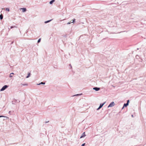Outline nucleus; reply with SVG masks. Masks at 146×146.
<instances>
[{
	"label": "nucleus",
	"mask_w": 146,
	"mask_h": 146,
	"mask_svg": "<svg viewBox=\"0 0 146 146\" xmlns=\"http://www.w3.org/2000/svg\"><path fill=\"white\" fill-rule=\"evenodd\" d=\"M50 21H51V20H50V21H46L45 22V23H48V22H50Z\"/></svg>",
	"instance_id": "2eb2a0df"
},
{
	"label": "nucleus",
	"mask_w": 146,
	"mask_h": 146,
	"mask_svg": "<svg viewBox=\"0 0 146 146\" xmlns=\"http://www.w3.org/2000/svg\"><path fill=\"white\" fill-rule=\"evenodd\" d=\"M85 145V143H84L82 144L81 146H84Z\"/></svg>",
	"instance_id": "dca6fc26"
},
{
	"label": "nucleus",
	"mask_w": 146,
	"mask_h": 146,
	"mask_svg": "<svg viewBox=\"0 0 146 146\" xmlns=\"http://www.w3.org/2000/svg\"><path fill=\"white\" fill-rule=\"evenodd\" d=\"M105 102H104V103L103 104H100V106L99 107V108L97 109V110H98L99 109H100V108H101L105 104Z\"/></svg>",
	"instance_id": "7ed1b4c3"
},
{
	"label": "nucleus",
	"mask_w": 146,
	"mask_h": 146,
	"mask_svg": "<svg viewBox=\"0 0 146 146\" xmlns=\"http://www.w3.org/2000/svg\"><path fill=\"white\" fill-rule=\"evenodd\" d=\"M55 1V0H52L50 2V4H52V3L54 2V1Z\"/></svg>",
	"instance_id": "1a4fd4ad"
},
{
	"label": "nucleus",
	"mask_w": 146,
	"mask_h": 146,
	"mask_svg": "<svg viewBox=\"0 0 146 146\" xmlns=\"http://www.w3.org/2000/svg\"><path fill=\"white\" fill-rule=\"evenodd\" d=\"M6 10L7 11H9V8H6Z\"/></svg>",
	"instance_id": "ddd939ff"
},
{
	"label": "nucleus",
	"mask_w": 146,
	"mask_h": 146,
	"mask_svg": "<svg viewBox=\"0 0 146 146\" xmlns=\"http://www.w3.org/2000/svg\"><path fill=\"white\" fill-rule=\"evenodd\" d=\"M131 116L132 117H133V115H131Z\"/></svg>",
	"instance_id": "412c9836"
},
{
	"label": "nucleus",
	"mask_w": 146,
	"mask_h": 146,
	"mask_svg": "<svg viewBox=\"0 0 146 146\" xmlns=\"http://www.w3.org/2000/svg\"><path fill=\"white\" fill-rule=\"evenodd\" d=\"M45 83L44 82H41V83H40V84H39L38 85H40V84H45Z\"/></svg>",
	"instance_id": "f8f14e48"
},
{
	"label": "nucleus",
	"mask_w": 146,
	"mask_h": 146,
	"mask_svg": "<svg viewBox=\"0 0 146 146\" xmlns=\"http://www.w3.org/2000/svg\"><path fill=\"white\" fill-rule=\"evenodd\" d=\"M75 19H73V20H71L70 21V23H73V22L74 21H75Z\"/></svg>",
	"instance_id": "6e6552de"
},
{
	"label": "nucleus",
	"mask_w": 146,
	"mask_h": 146,
	"mask_svg": "<svg viewBox=\"0 0 146 146\" xmlns=\"http://www.w3.org/2000/svg\"><path fill=\"white\" fill-rule=\"evenodd\" d=\"M3 117V116H0V117Z\"/></svg>",
	"instance_id": "4be33fe9"
},
{
	"label": "nucleus",
	"mask_w": 146,
	"mask_h": 146,
	"mask_svg": "<svg viewBox=\"0 0 146 146\" xmlns=\"http://www.w3.org/2000/svg\"><path fill=\"white\" fill-rule=\"evenodd\" d=\"M30 73H29L28 74V75L26 77L27 78H29L30 76Z\"/></svg>",
	"instance_id": "9b49d317"
},
{
	"label": "nucleus",
	"mask_w": 146,
	"mask_h": 146,
	"mask_svg": "<svg viewBox=\"0 0 146 146\" xmlns=\"http://www.w3.org/2000/svg\"><path fill=\"white\" fill-rule=\"evenodd\" d=\"M128 106V101H127V102L126 104H125L123 106V107L122 108V109H123L124 107H127Z\"/></svg>",
	"instance_id": "39448f33"
},
{
	"label": "nucleus",
	"mask_w": 146,
	"mask_h": 146,
	"mask_svg": "<svg viewBox=\"0 0 146 146\" xmlns=\"http://www.w3.org/2000/svg\"><path fill=\"white\" fill-rule=\"evenodd\" d=\"M0 18L1 19H2L3 18V16L2 14L0 15Z\"/></svg>",
	"instance_id": "9d476101"
},
{
	"label": "nucleus",
	"mask_w": 146,
	"mask_h": 146,
	"mask_svg": "<svg viewBox=\"0 0 146 146\" xmlns=\"http://www.w3.org/2000/svg\"><path fill=\"white\" fill-rule=\"evenodd\" d=\"M11 74H11H14V73H11V74Z\"/></svg>",
	"instance_id": "6ab92c4d"
},
{
	"label": "nucleus",
	"mask_w": 146,
	"mask_h": 146,
	"mask_svg": "<svg viewBox=\"0 0 146 146\" xmlns=\"http://www.w3.org/2000/svg\"><path fill=\"white\" fill-rule=\"evenodd\" d=\"M85 132H84V133H83V134L80 137V138H81L85 136L86 135H85Z\"/></svg>",
	"instance_id": "423d86ee"
},
{
	"label": "nucleus",
	"mask_w": 146,
	"mask_h": 146,
	"mask_svg": "<svg viewBox=\"0 0 146 146\" xmlns=\"http://www.w3.org/2000/svg\"><path fill=\"white\" fill-rule=\"evenodd\" d=\"M13 27H13L11 26V29H12V28H13Z\"/></svg>",
	"instance_id": "aec40b11"
},
{
	"label": "nucleus",
	"mask_w": 146,
	"mask_h": 146,
	"mask_svg": "<svg viewBox=\"0 0 146 146\" xmlns=\"http://www.w3.org/2000/svg\"><path fill=\"white\" fill-rule=\"evenodd\" d=\"M70 23H70V22L69 23H68L67 24H70Z\"/></svg>",
	"instance_id": "a211bd4d"
},
{
	"label": "nucleus",
	"mask_w": 146,
	"mask_h": 146,
	"mask_svg": "<svg viewBox=\"0 0 146 146\" xmlns=\"http://www.w3.org/2000/svg\"><path fill=\"white\" fill-rule=\"evenodd\" d=\"M115 105L114 103V102H113L110 104V105L108 106V107L109 108V107H112L114 106Z\"/></svg>",
	"instance_id": "f03ea898"
},
{
	"label": "nucleus",
	"mask_w": 146,
	"mask_h": 146,
	"mask_svg": "<svg viewBox=\"0 0 146 146\" xmlns=\"http://www.w3.org/2000/svg\"><path fill=\"white\" fill-rule=\"evenodd\" d=\"M21 9L22 10V12H25L26 10V8H21Z\"/></svg>",
	"instance_id": "0eeeda50"
},
{
	"label": "nucleus",
	"mask_w": 146,
	"mask_h": 146,
	"mask_svg": "<svg viewBox=\"0 0 146 146\" xmlns=\"http://www.w3.org/2000/svg\"><path fill=\"white\" fill-rule=\"evenodd\" d=\"M93 89L95 90L96 91H98L100 90V88L97 87H94L93 88Z\"/></svg>",
	"instance_id": "20e7f679"
},
{
	"label": "nucleus",
	"mask_w": 146,
	"mask_h": 146,
	"mask_svg": "<svg viewBox=\"0 0 146 146\" xmlns=\"http://www.w3.org/2000/svg\"><path fill=\"white\" fill-rule=\"evenodd\" d=\"M8 87V86L7 85H5L1 89V91H3L5 90Z\"/></svg>",
	"instance_id": "f257e3e1"
},
{
	"label": "nucleus",
	"mask_w": 146,
	"mask_h": 146,
	"mask_svg": "<svg viewBox=\"0 0 146 146\" xmlns=\"http://www.w3.org/2000/svg\"><path fill=\"white\" fill-rule=\"evenodd\" d=\"M40 40H41V38H39L38 41V43H39V42H40Z\"/></svg>",
	"instance_id": "4468645a"
},
{
	"label": "nucleus",
	"mask_w": 146,
	"mask_h": 146,
	"mask_svg": "<svg viewBox=\"0 0 146 146\" xmlns=\"http://www.w3.org/2000/svg\"><path fill=\"white\" fill-rule=\"evenodd\" d=\"M12 76H13L11 75V74H10V77H12Z\"/></svg>",
	"instance_id": "f3484780"
},
{
	"label": "nucleus",
	"mask_w": 146,
	"mask_h": 146,
	"mask_svg": "<svg viewBox=\"0 0 146 146\" xmlns=\"http://www.w3.org/2000/svg\"><path fill=\"white\" fill-rule=\"evenodd\" d=\"M128 103H129V100H128Z\"/></svg>",
	"instance_id": "5701e85b"
}]
</instances>
